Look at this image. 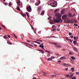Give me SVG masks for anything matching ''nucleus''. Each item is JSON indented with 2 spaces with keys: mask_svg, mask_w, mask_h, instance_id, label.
Here are the masks:
<instances>
[{
  "mask_svg": "<svg viewBox=\"0 0 79 79\" xmlns=\"http://www.w3.org/2000/svg\"><path fill=\"white\" fill-rule=\"evenodd\" d=\"M44 47V46L42 45V48Z\"/></svg>",
  "mask_w": 79,
  "mask_h": 79,
  "instance_id": "64",
  "label": "nucleus"
},
{
  "mask_svg": "<svg viewBox=\"0 0 79 79\" xmlns=\"http://www.w3.org/2000/svg\"><path fill=\"white\" fill-rule=\"evenodd\" d=\"M1 25L2 27H3L4 29H5V26L3 25L2 24Z\"/></svg>",
  "mask_w": 79,
  "mask_h": 79,
  "instance_id": "26",
  "label": "nucleus"
},
{
  "mask_svg": "<svg viewBox=\"0 0 79 79\" xmlns=\"http://www.w3.org/2000/svg\"><path fill=\"white\" fill-rule=\"evenodd\" d=\"M21 14L22 15H23L24 14H23V12L21 13Z\"/></svg>",
  "mask_w": 79,
  "mask_h": 79,
  "instance_id": "57",
  "label": "nucleus"
},
{
  "mask_svg": "<svg viewBox=\"0 0 79 79\" xmlns=\"http://www.w3.org/2000/svg\"><path fill=\"white\" fill-rule=\"evenodd\" d=\"M34 42H35V43H37V44L38 43V42L36 41H34Z\"/></svg>",
  "mask_w": 79,
  "mask_h": 79,
  "instance_id": "54",
  "label": "nucleus"
},
{
  "mask_svg": "<svg viewBox=\"0 0 79 79\" xmlns=\"http://www.w3.org/2000/svg\"><path fill=\"white\" fill-rule=\"evenodd\" d=\"M50 23L51 24H54V22H53L52 21H50Z\"/></svg>",
  "mask_w": 79,
  "mask_h": 79,
  "instance_id": "13",
  "label": "nucleus"
},
{
  "mask_svg": "<svg viewBox=\"0 0 79 79\" xmlns=\"http://www.w3.org/2000/svg\"><path fill=\"white\" fill-rule=\"evenodd\" d=\"M43 74H44V75H43V76H47V73H46V72H43Z\"/></svg>",
  "mask_w": 79,
  "mask_h": 79,
  "instance_id": "12",
  "label": "nucleus"
},
{
  "mask_svg": "<svg viewBox=\"0 0 79 79\" xmlns=\"http://www.w3.org/2000/svg\"><path fill=\"white\" fill-rule=\"evenodd\" d=\"M65 71H68V68H66L65 69Z\"/></svg>",
  "mask_w": 79,
  "mask_h": 79,
  "instance_id": "45",
  "label": "nucleus"
},
{
  "mask_svg": "<svg viewBox=\"0 0 79 79\" xmlns=\"http://www.w3.org/2000/svg\"><path fill=\"white\" fill-rule=\"evenodd\" d=\"M73 34L71 33V32H69V35H72Z\"/></svg>",
  "mask_w": 79,
  "mask_h": 79,
  "instance_id": "30",
  "label": "nucleus"
},
{
  "mask_svg": "<svg viewBox=\"0 0 79 79\" xmlns=\"http://www.w3.org/2000/svg\"><path fill=\"white\" fill-rule=\"evenodd\" d=\"M55 30H56L55 28H54L52 29V31H55Z\"/></svg>",
  "mask_w": 79,
  "mask_h": 79,
  "instance_id": "44",
  "label": "nucleus"
},
{
  "mask_svg": "<svg viewBox=\"0 0 79 79\" xmlns=\"http://www.w3.org/2000/svg\"><path fill=\"white\" fill-rule=\"evenodd\" d=\"M46 52H47L48 53H50V52L46 50Z\"/></svg>",
  "mask_w": 79,
  "mask_h": 79,
  "instance_id": "41",
  "label": "nucleus"
},
{
  "mask_svg": "<svg viewBox=\"0 0 79 79\" xmlns=\"http://www.w3.org/2000/svg\"><path fill=\"white\" fill-rule=\"evenodd\" d=\"M4 4L5 5H6H6H7V4L6 3H4Z\"/></svg>",
  "mask_w": 79,
  "mask_h": 79,
  "instance_id": "52",
  "label": "nucleus"
},
{
  "mask_svg": "<svg viewBox=\"0 0 79 79\" xmlns=\"http://www.w3.org/2000/svg\"><path fill=\"white\" fill-rule=\"evenodd\" d=\"M7 36L8 37H9V38H10V35H7Z\"/></svg>",
  "mask_w": 79,
  "mask_h": 79,
  "instance_id": "48",
  "label": "nucleus"
},
{
  "mask_svg": "<svg viewBox=\"0 0 79 79\" xmlns=\"http://www.w3.org/2000/svg\"><path fill=\"white\" fill-rule=\"evenodd\" d=\"M76 79V77H72V78H70V79Z\"/></svg>",
  "mask_w": 79,
  "mask_h": 79,
  "instance_id": "27",
  "label": "nucleus"
},
{
  "mask_svg": "<svg viewBox=\"0 0 79 79\" xmlns=\"http://www.w3.org/2000/svg\"><path fill=\"white\" fill-rule=\"evenodd\" d=\"M50 5L52 7H56L57 6V2L55 1H54L53 3L50 4Z\"/></svg>",
  "mask_w": 79,
  "mask_h": 79,
  "instance_id": "2",
  "label": "nucleus"
},
{
  "mask_svg": "<svg viewBox=\"0 0 79 79\" xmlns=\"http://www.w3.org/2000/svg\"><path fill=\"white\" fill-rule=\"evenodd\" d=\"M65 13V11H64V10H61V15H63V14H64Z\"/></svg>",
  "mask_w": 79,
  "mask_h": 79,
  "instance_id": "9",
  "label": "nucleus"
},
{
  "mask_svg": "<svg viewBox=\"0 0 79 79\" xmlns=\"http://www.w3.org/2000/svg\"><path fill=\"white\" fill-rule=\"evenodd\" d=\"M40 42H43V41L42 40H40Z\"/></svg>",
  "mask_w": 79,
  "mask_h": 79,
  "instance_id": "63",
  "label": "nucleus"
},
{
  "mask_svg": "<svg viewBox=\"0 0 79 79\" xmlns=\"http://www.w3.org/2000/svg\"><path fill=\"white\" fill-rule=\"evenodd\" d=\"M27 41L28 42H30V41L29 40H27Z\"/></svg>",
  "mask_w": 79,
  "mask_h": 79,
  "instance_id": "55",
  "label": "nucleus"
},
{
  "mask_svg": "<svg viewBox=\"0 0 79 79\" xmlns=\"http://www.w3.org/2000/svg\"><path fill=\"white\" fill-rule=\"evenodd\" d=\"M75 15L74 14L73 15L71 13H69L68 15V16L70 17V18L72 17L73 16H74Z\"/></svg>",
  "mask_w": 79,
  "mask_h": 79,
  "instance_id": "8",
  "label": "nucleus"
},
{
  "mask_svg": "<svg viewBox=\"0 0 79 79\" xmlns=\"http://www.w3.org/2000/svg\"><path fill=\"white\" fill-rule=\"evenodd\" d=\"M76 74L77 75H79V72H76Z\"/></svg>",
  "mask_w": 79,
  "mask_h": 79,
  "instance_id": "38",
  "label": "nucleus"
},
{
  "mask_svg": "<svg viewBox=\"0 0 79 79\" xmlns=\"http://www.w3.org/2000/svg\"><path fill=\"white\" fill-rule=\"evenodd\" d=\"M13 35H14V37H15V39H17V36L16 35H15V34L13 33Z\"/></svg>",
  "mask_w": 79,
  "mask_h": 79,
  "instance_id": "15",
  "label": "nucleus"
},
{
  "mask_svg": "<svg viewBox=\"0 0 79 79\" xmlns=\"http://www.w3.org/2000/svg\"><path fill=\"white\" fill-rule=\"evenodd\" d=\"M73 49L74 51H75V52H77V48L76 47H73Z\"/></svg>",
  "mask_w": 79,
  "mask_h": 79,
  "instance_id": "10",
  "label": "nucleus"
},
{
  "mask_svg": "<svg viewBox=\"0 0 79 79\" xmlns=\"http://www.w3.org/2000/svg\"><path fill=\"white\" fill-rule=\"evenodd\" d=\"M27 10L29 13H31L32 11V8L31 6H28L27 7Z\"/></svg>",
  "mask_w": 79,
  "mask_h": 79,
  "instance_id": "3",
  "label": "nucleus"
},
{
  "mask_svg": "<svg viewBox=\"0 0 79 79\" xmlns=\"http://www.w3.org/2000/svg\"><path fill=\"white\" fill-rule=\"evenodd\" d=\"M64 65L65 66H69V64H64Z\"/></svg>",
  "mask_w": 79,
  "mask_h": 79,
  "instance_id": "14",
  "label": "nucleus"
},
{
  "mask_svg": "<svg viewBox=\"0 0 79 79\" xmlns=\"http://www.w3.org/2000/svg\"><path fill=\"white\" fill-rule=\"evenodd\" d=\"M71 69L72 72H74V68H72Z\"/></svg>",
  "mask_w": 79,
  "mask_h": 79,
  "instance_id": "20",
  "label": "nucleus"
},
{
  "mask_svg": "<svg viewBox=\"0 0 79 79\" xmlns=\"http://www.w3.org/2000/svg\"><path fill=\"white\" fill-rule=\"evenodd\" d=\"M69 54L70 55H73V52H69Z\"/></svg>",
  "mask_w": 79,
  "mask_h": 79,
  "instance_id": "23",
  "label": "nucleus"
},
{
  "mask_svg": "<svg viewBox=\"0 0 79 79\" xmlns=\"http://www.w3.org/2000/svg\"><path fill=\"white\" fill-rule=\"evenodd\" d=\"M22 16L23 17H24V16H25V17H26V14H23V15Z\"/></svg>",
  "mask_w": 79,
  "mask_h": 79,
  "instance_id": "22",
  "label": "nucleus"
},
{
  "mask_svg": "<svg viewBox=\"0 0 79 79\" xmlns=\"http://www.w3.org/2000/svg\"><path fill=\"white\" fill-rule=\"evenodd\" d=\"M32 29H34V28L33 27H31Z\"/></svg>",
  "mask_w": 79,
  "mask_h": 79,
  "instance_id": "60",
  "label": "nucleus"
},
{
  "mask_svg": "<svg viewBox=\"0 0 79 79\" xmlns=\"http://www.w3.org/2000/svg\"><path fill=\"white\" fill-rule=\"evenodd\" d=\"M73 42L74 44H76V42L75 41H73Z\"/></svg>",
  "mask_w": 79,
  "mask_h": 79,
  "instance_id": "39",
  "label": "nucleus"
},
{
  "mask_svg": "<svg viewBox=\"0 0 79 79\" xmlns=\"http://www.w3.org/2000/svg\"><path fill=\"white\" fill-rule=\"evenodd\" d=\"M4 39H7L8 38V37L7 36V35H4L3 37Z\"/></svg>",
  "mask_w": 79,
  "mask_h": 79,
  "instance_id": "18",
  "label": "nucleus"
},
{
  "mask_svg": "<svg viewBox=\"0 0 79 79\" xmlns=\"http://www.w3.org/2000/svg\"><path fill=\"white\" fill-rule=\"evenodd\" d=\"M45 13V11H43L41 13V14L42 15H44V13Z\"/></svg>",
  "mask_w": 79,
  "mask_h": 79,
  "instance_id": "31",
  "label": "nucleus"
},
{
  "mask_svg": "<svg viewBox=\"0 0 79 79\" xmlns=\"http://www.w3.org/2000/svg\"><path fill=\"white\" fill-rule=\"evenodd\" d=\"M52 60V59L51 58H49L48 61H51Z\"/></svg>",
  "mask_w": 79,
  "mask_h": 79,
  "instance_id": "25",
  "label": "nucleus"
},
{
  "mask_svg": "<svg viewBox=\"0 0 79 79\" xmlns=\"http://www.w3.org/2000/svg\"><path fill=\"white\" fill-rule=\"evenodd\" d=\"M33 79H36V78L35 77H34L33 78Z\"/></svg>",
  "mask_w": 79,
  "mask_h": 79,
  "instance_id": "62",
  "label": "nucleus"
},
{
  "mask_svg": "<svg viewBox=\"0 0 79 79\" xmlns=\"http://www.w3.org/2000/svg\"><path fill=\"white\" fill-rule=\"evenodd\" d=\"M58 63H61V60H59L58 61Z\"/></svg>",
  "mask_w": 79,
  "mask_h": 79,
  "instance_id": "50",
  "label": "nucleus"
},
{
  "mask_svg": "<svg viewBox=\"0 0 79 79\" xmlns=\"http://www.w3.org/2000/svg\"><path fill=\"white\" fill-rule=\"evenodd\" d=\"M26 15H27V17H28V18H29V14H28V13H26Z\"/></svg>",
  "mask_w": 79,
  "mask_h": 79,
  "instance_id": "24",
  "label": "nucleus"
},
{
  "mask_svg": "<svg viewBox=\"0 0 79 79\" xmlns=\"http://www.w3.org/2000/svg\"><path fill=\"white\" fill-rule=\"evenodd\" d=\"M68 23H71V21L70 20H69L68 21Z\"/></svg>",
  "mask_w": 79,
  "mask_h": 79,
  "instance_id": "49",
  "label": "nucleus"
},
{
  "mask_svg": "<svg viewBox=\"0 0 79 79\" xmlns=\"http://www.w3.org/2000/svg\"><path fill=\"white\" fill-rule=\"evenodd\" d=\"M73 39H74V40H76V36H74Z\"/></svg>",
  "mask_w": 79,
  "mask_h": 79,
  "instance_id": "46",
  "label": "nucleus"
},
{
  "mask_svg": "<svg viewBox=\"0 0 79 79\" xmlns=\"http://www.w3.org/2000/svg\"><path fill=\"white\" fill-rule=\"evenodd\" d=\"M38 51H39L40 52H41L42 50H40V49H36Z\"/></svg>",
  "mask_w": 79,
  "mask_h": 79,
  "instance_id": "40",
  "label": "nucleus"
},
{
  "mask_svg": "<svg viewBox=\"0 0 79 79\" xmlns=\"http://www.w3.org/2000/svg\"><path fill=\"white\" fill-rule=\"evenodd\" d=\"M66 77H68L69 76V75H66Z\"/></svg>",
  "mask_w": 79,
  "mask_h": 79,
  "instance_id": "43",
  "label": "nucleus"
},
{
  "mask_svg": "<svg viewBox=\"0 0 79 79\" xmlns=\"http://www.w3.org/2000/svg\"><path fill=\"white\" fill-rule=\"evenodd\" d=\"M55 58V57H54V56H52L51 57V58H52V59H54V58Z\"/></svg>",
  "mask_w": 79,
  "mask_h": 79,
  "instance_id": "42",
  "label": "nucleus"
},
{
  "mask_svg": "<svg viewBox=\"0 0 79 79\" xmlns=\"http://www.w3.org/2000/svg\"><path fill=\"white\" fill-rule=\"evenodd\" d=\"M65 39L66 40H69V38H68V37H66Z\"/></svg>",
  "mask_w": 79,
  "mask_h": 79,
  "instance_id": "33",
  "label": "nucleus"
},
{
  "mask_svg": "<svg viewBox=\"0 0 79 79\" xmlns=\"http://www.w3.org/2000/svg\"><path fill=\"white\" fill-rule=\"evenodd\" d=\"M34 46H35V47H37V45H34Z\"/></svg>",
  "mask_w": 79,
  "mask_h": 79,
  "instance_id": "61",
  "label": "nucleus"
},
{
  "mask_svg": "<svg viewBox=\"0 0 79 79\" xmlns=\"http://www.w3.org/2000/svg\"><path fill=\"white\" fill-rule=\"evenodd\" d=\"M37 44H39V45H40V42H38Z\"/></svg>",
  "mask_w": 79,
  "mask_h": 79,
  "instance_id": "56",
  "label": "nucleus"
},
{
  "mask_svg": "<svg viewBox=\"0 0 79 79\" xmlns=\"http://www.w3.org/2000/svg\"><path fill=\"white\" fill-rule=\"evenodd\" d=\"M41 9H42V6H39L38 7V13L40 12V10H41Z\"/></svg>",
  "mask_w": 79,
  "mask_h": 79,
  "instance_id": "6",
  "label": "nucleus"
},
{
  "mask_svg": "<svg viewBox=\"0 0 79 79\" xmlns=\"http://www.w3.org/2000/svg\"><path fill=\"white\" fill-rule=\"evenodd\" d=\"M70 76H71V77H72V76H73V74H72L70 75Z\"/></svg>",
  "mask_w": 79,
  "mask_h": 79,
  "instance_id": "58",
  "label": "nucleus"
},
{
  "mask_svg": "<svg viewBox=\"0 0 79 79\" xmlns=\"http://www.w3.org/2000/svg\"><path fill=\"white\" fill-rule=\"evenodd\" d=\"M58 11H59V9H56L55 10V12H58Z\"/></svg>",
  "mask_w": 79,
  "mask_h": 79,
  "instance_id": "17",
  "label": "nucleus"
},
{
  "mask_svg": "<svg viewBox=\"0 0 79 79\" xmlns=\"http://www.w3.org/2000/svg\"><path fill=\"white\" fill-rule=\"evenodd\" d=\"M49 44H52V45H54V42H51L50 41L49 42Z\"/></svg>",
  "mask_w": 79,
  "mask_h": 79,
  "instance_id": "16",
  "label": "nucleus"
},
{
  "mask_svg": "<svg viewBox=\"0 0 79 79\" xmlns=\"http://www.w3.org/2000/svg\"><path fill=\"white\" fill-rule=\"evenodd\" d=\"M42 47V46L41 45H40V47Z\"/></svg>",
  "mask_w": 79,
  "mask_h": 79,
  "instance_id": "59",
  "label": "nucleus"
},
{
  "mask_svg": "<svg viewBox=\"0 0 79 79\" xmlns=\"http://www.w3.org/2000/svg\"><path fill=\"white\" fill-rule=\"evenodd\" d=\"M66 57L65 56H63L61 57L60 58V60H63V59H64V58H65Z\"/></svg>",
  "mask_w": 79,
  "mask_h": 79,
  "instance_id": "11",
  "label": "nucleus"
},
{
  "mask_svg": "<svg viewBox=\"0 0 79 79\" xmlns=\"http://www.w3.org/2000/svg\"><path fill=\"white\" fill-rule=\"evenodd\" d=\"M7 44H9L10 45H12V44L9 41H7Z\"/></svg>",
  "mask_w": 79,
  "mask_h": 79,
  "instance_id": "21",
  "label": "nucleus"
},
{
  "mask_svg": "<svg viewBox=\"0 0 79 79\" xmlns=\"http://www.w3.org/2000/svg\"><path fill=\"white\" fill-rule=\"evenodd\" d=\"M54 45H55V46L56 47H57V48H59V47H60L61 46H57V45H60V43H54Z\"/></svg>",
  "mask_w": 79,
  "mask_h": 79,
  "instance_id": "5",
  "label": "nucleus"
},
{
  "mask_svg": "<svg viewBox=\"0 0 79 79\" xmlns=\"http://www.w3.org/2000/svg\"><path fill=\"white\" fill-rule=\"evenodd\" d=\"M71 58L72 60H74L75 59V57L74 56H72L71 57Z\"/></svg>",
  "mask_w": 79,
  "mask_h": 79,
  "instance_id": "29",
  "label": "nucleus"
},
{
  "mask_svg": "<svg viewBox=\"0 0 79 79\" xmlns=\"http://www.w3.org/2000/svg\"><path fill=\"white\" fill-rule=\"evenodd\" d=\"M9 4L10 6H11V2H10L9 3Z\"/></svg>",
  "mask_w": 79,
  "mask_h": 79,
  "instance_id": "28",
  "label": "nucleus"
},
{
  "mask_svg": "<svg viewBox=\"0 0 79 79\" xmlns=\"http://www.w3.org/2000/svg\"><path fill=\"white\" fill-rule=\"evenodd\" d=\"M51 76H52V77H54V76H56V75L52 74L51 75Z\"/></svg>",
  "mask_w": 79,
  "mask_h": 79,
  "instance_id": "36",
  "label": "nucleus"
},
{
  "mask_svg": "<svg viewBox=\"0 0 79 79\" xmlns=\"http://www.w3.org/2000/svg\"><path fill=\"white\" fill-rule=\"evenodd\" d=\"M17 9L19 11H20V10H21V9H20V8L18 6L17 7Z\"/></svg>",
  "mask_w": 79,
  "mask_h": 79,
  "instance_id": "19",
  "label": "nucleus"
},
{
  "mask_svg": "<svg viewBox=\"0 0 79 79\" xmlns=\"http://www.w3.org/2000/svg\"><path fill=\"white\" fill-rule=\"evenodd\" d=\"M40 1L39 0L37 2V3L35 4V5L36 6H38L39 5H40Z\"/></svg>",
  "mask_w": 79,
  "mask_h": 79,
  "instance_id": "7",
  "label": "nucleus"
},
{
  "mask_svg": "<svg viewBox=\"0 0 79 79\" xmlns=\"http://www.w3.org/2000/svg\"><path fill=\"white\" fill-rule=\"evenodd\" d=\"M18 3H19V5H20V1H18Z\"/></svg>",
  "mask_w": 79,
  "mask_h": 79,
  "instance_id": "37",
  "label": "nucleus"
},
{
  "mask_svg": "<svg viewBox=\"0 0 79 79\" xmlns=\"http://www.w3.org/2000/svg\"><path fill=\"white\" fill-rule=\"evenodd\" d=\"M68 40H69L70 42H72V40L70 39H69Z\"/></svg>",
  "mask_w": 79,
  "mask_h": 79,
  "instance_id": "35",
  "label": "nucleus"
},
{
  "mask_svg": "<svg viewBox=\"0 0 79 79\" xmlns=\"http://www.w3.org/2000/svg\"><path fill=\"white\" fill-rule=\"evenodd\" d=\"M36 41H37V42H38V41H40V40H39V39H37L36 40Z\"/></svg>",
  "mask_w": 79,
  "mask_h": 79,
  "instance_id": "53",
  "label": "nucleus"
},
{
  "mask_svg": "<svg viewBox=\"0 0 79 79\" xmlns=\"http://www.w3.org/2000/svg\"><path fill=\"white\" fill-rule=\"evenodd\" d=\"M74 25L75 26H77V25L76 24H74Z\"/></svg>",
  "mask_w": 79,
  "mask_h": 79,
  "instance_id": "51",
  "label": "nucleus"
},
{
  "mask_svg": "<svg viewBox=\"0 0 79 79\" xmlns=\"http://www.w3.org/2000/svg\"><path fill=\"white\" fill-rule=\"evenodd\" d=\"M34 41H33V42H31V44H32L33 45H34Z\"/></svg>",
  "mask_w": 79,
  "mask_h": 79,
  "instance_id": "32",
  "label": "nucleus"
},
{
  "mask_svg": "<svg viewBox=\"0 0 79 79\" xmlns=\"http://www.w3.org/2000/svg\"><path fill=\"white\" fill-rule=\"evenodd\" d=\"M56 15L57 16V18H56V19H55L54 20V23H63V20L61 19V15L60 14H56Z\"/></svg>",
  "mask_w": 79,
  "mask_h": 79,
  "instance_id": "1",
  "label": "nucleus"
},
{
  "mask_svg": "<svg viewBox=\"0 0 79 79\" xmlns=\"http://www.w3.org/2000/svg\"><path fill=\"white\" fill-rule=\"evenodd\" d=\"M41 52L42 53H44V51L42 50H41Z\"/></svg>",
  "mask_w": 79,
  "mask_h": 79,
  "instance_id": "34",
  "label": "nucleus"
},
{
  "mask_svg": "<svg viewBox=\"0 0 79 79\" xmlns=\"http://www.w3.org/2000/svg\"><path fill=\"white\" fill-rule=\"evenodd\" d=\"M70 37H71V39H73V35L70 36Z\"/></svg>",
  "mask_w": 79,
  "mask_h": 79,
  "instance_id": "47",
  "label": "nucleus"
},
{
  "mask_svg": "<svg viewBox=\"0 0 79 79\" xmlns=\"http://www.w3.org/2000/svg\"><path fill=\"white\" fill-rule=\"evenodd\" d=\"M62 18L64 21H65V20H66L67 18H68V15H63L62 17Z\"/></svg>",
  "mask_w": 79,
  "mask_h": 79,
  "instance_id": "4",
  "label": "nucleus"
}]
</instances>
